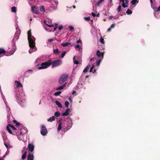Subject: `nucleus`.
Segmentation results:
<instances>
[{
  "label": "nucleus",
  "mask_w": 160,
  "mask_h": 160,
  "mask_svg": "<svg viewBox=\"0 0 160 160\" xmlns=\"http://www.w3.org/2000/svg\"><path fill=\"white\" fill-rule=\"evenodd\" d=\"M28 148L29 151L30 152L29 153L28 156L27 160H33L34 156L33 154L31 153L34 150V146L32 144L29 143L28 145Z\"/></svg>",
  "instance_id": "obj_1"
},
{
  "label": "nucleus",
  "mask_w": 160,
  "mask_h": 160,
  "mask_svg": "<svg viewBox=\"0 0 160 160\" xmlns=\"http://www.w3.org/2000/svg\"><path fill=\"white\" fill-rule=\"evenodd\" d=\"M52 60H49L48 61L42 62L41 64V66L38 68L39 69H45L47 68L48 67L52 64Z\"/></svg>",
  "instance_id": "obj_2"
},
{
  "label": "nucleus",
  "mask_w": 160,
  "mask_h": 160,
  "mask_svg": "<svg viewBox=\"0 0 160 160\" xmlns=\"http://www.w3.org/2000/svg\"><path fill=\"white\" fill-rule=\"evenodd\" d=\"M62 60L60 59L55 60L53 61L52 60V68L56 67L59 66L61 64Z\"/></svg>",
  "instance_id": "obj_3"
},
{
  "label": "nucleus",
  "mask_w": 160,
  "mask_h": 160,
  "mask_svg": "<svg viewBox=\"0 0 160 160\" xmlns=\"http://www.w3.org/2000/svg\"><path fill=\"white\" fill-rule=\"evenodd\" d=\"M68 77V75L67 74H63L62 75L59 79L58 82L59 83L62 84L66 81Z\"/></svg>",
  "instance_id": "obj_4"
},
{
  "label": "nucleus",
  "mask_w": 160,
  "mask_h": 160,
  "mask_svg": "<svg viewBox=\"0 0 160 160\" xmlns=\"http://www.w3.org/2000/svg\"><path fill=\"white\" fill-rule=\"evenodd\" d=\"M41 133L43 136L46 135L48 133V130L46 127L43 125L41 126Z\"/></svg>",
  "instance_id": "obj_5"
},
{
  "label": "nucleus",
  "mask_w": 160,
  "mask_h": 160,
  "mask_svg": "<svg viewBox=\"0 0 160 160\" xmlns=\"http://www.w3.org/2000/svg\"><path fill=\"white\" fill-rule=\"evenodd\" d=\"M29 44V46L31 48H33L35 47V39L32 38L28 39Z\"/></svg>",
  "instance_id": "obj_6"
},
{
  "label": "nucleus",
  "mask_w": 160,
  "mask_h": 160,
  "mask_svg": "<svg viewBox=\"0 0 160 160\" xmlns=\"http://www.w3.org/2000/svg\"><path fill=\"white\" fill-rule=\"evenodd\" d=\"M31 10L32 12L37 14H39V11L38 10V8L35 6H33L32 7Z\"/></svg>",
  "instance_id": "obj_7"
},
{
  "label": "nucleus",
  "mask_w": 160,
  "mask_h": 160,
  "mask_svg": "<svg viewBox=\"0 0 160 160\" xmlns=\"http://www.w3.org/2000/svg\"><path fill=\"white\" fill-rule=\"evenodd\" d=\"M97 56L101 59H102L103 58L104 54L103 53L101 52L99 50H98L96 53Z\"/></svg>",
  "instance_id": "obj_8"
},
{
  "label": "nucleus",
  "mask_w": 160,
  "mask_h": 160,
  "mask_svg": "<svg viewBox=\"0 0 160 160\" xmlns=\"http://www.w3.org/2000/svg\"><path fill=\"white\" fill-rule=\"evenodd\" d=\"M28 39H32V38H34L35 39L34 37L32 35L31 30H29L28 31Z\"/></svg>",
  "instance_id": "obj_9"
},
{
  "label": "nucleus",
  "mask_w": 160,
  "mask_h": 160,
  "mask_svg": "<svg viewBox=\"0 0 160 160\" xmlns=\"http://www.w3.org/2000/svg\"><path fill=\"white\" fill-rule=\"evenodd\" d=\"M70 109L69 108H67L65 112L62 113V115L63 116H66L68 115L69 114V112H70Z\"/></svg>",
  "instance_id": "obj_10"
},
{
  "label": "nucleus",
  "mask_w": 160,
  "mask_h": 160,
  "mask_svg": "<svg viewBox=\"0 0 160 160\" xmlns=\"http://www.w3.org/2000/svg\"><path fill=\"white\" fill-rule=\"evenodd\" d=\"M15 84L17 88L19 87H22V84L17 81H15Z\"/></svg>",
  "instance_id": "obj_11"
},
{
  "label": "nucleus",
  "mask_w": 160,
  "mask_h": 160,
  "mask_svg": "<svg viewBox=\"0 0 160 160\" xmlns=\"http://www.w3.org/2000/svg\"><path fill=\"white\" fill-rule=\"evenodd\" d=\"M61 45L63 47H67L71 45V43L70 42H67L66 43H62Z\"/></svg>",
  "instance_id": "obj_12"
},
{
  "label": "nucleus",
  "mask_w": 160,
  "mask_h": 160,
  "mask_svg": "<svg viewBox=\"0 0 160 160\" xmlns=\"http://www.w3.org/2000/svg\"><path fill=\"white\" fill-rule=\"evenodd\" d=\"M66 84L67 83H64V84H63V85L60 86L58 88H57L56 89V90H58L63 89L64 88L66 87Z\"/></svg>",
  "instance_id": "obj_13"
},
{
  "label": "nucleus",
  "mask_w": 160,
  "mask_h": 160,
  "mask_svg": "<svg viewBox=\"0 0 160 160\" xmlns=\"http://www.w3.org/2000/svg\"><path fill=\"white\" fill-rule=\"evenodd\" d=\"M55 117L54 116H53L51 117L48 120V122H52L53 121H54L55 120Z\"/></svg>",
  "instance_id": "obj_14"
},
{
  "label": "nucleus",
  "mask_w": 160,
  "mask_h": 160,
  "mask_svg": "<svg viewBox=\"0 0 160 160\" xmlns=\"http://www.w3.org/2000/svg\"><path fill=\"white\" fill-rule=\"evenodd\" d=\"M90 67V65H88L83 70V72L85 73L87 72Z\"/></svg>",
  "instance_id": "obj_15"
},
{
  "label": "nucleus",
  "mask_w": 160,
  "mask_h": 160,
  "mask_svg": "<svg viewBox=\"0 0 160 160\" xmlns=\"http://www.w3.org/2000/svg\"><path fill=\"white\" fill-rule=\"evenodd\" d=\"M22 153L23 154L22 157V159L23 160H24L26 158L27 151H25L24 152H23V153Z\"/></svg>",
  "instance_id": "obj_16"
},
{
  "label": "nucleus",
  "mask_w": 160,
  "mask_h": 160,
  "mask_svg": "<svg viewBox=\"0 0 160 160\" xmlns=\"http://www.w3.org/2000/svg\"><path fill=\"white\" fill-rule=\"evenodd\" d=\"M56 104L58 106V107L60 108H62V104L60 102H59L58 101H55Z\"/></svg>",
  "instance_id": "obj_17"
},
{
  "label": "nucleus",
  "mask_w": 160,
  "mask_h": 160,
  "mask_svg": "<svg viewBox=\"0 0 160 160\" xmlns=\"http://www.w3.org/2000/svg\"><path fill=\"white\" fill-rule=\"evenodd\" d=\"M62 129V123L61 122H59L58 125L57 130L58 132H59Z\"/></svg>",
  "instance_id": "obj_18"
},
{
  "label": "nucleus",
  "mask_w": 160,
  "mask_h": 160,
  "mask_svg": "<svg viewBox=\"0 0 160 160\" xmlns=\"http://www.w3.org/2000/svg\"><path fill=\"white\" fill-rule=\"evenodd\" d=\"M120 2H122V6L124 8H125L128 7V5H126L124 3L125 0H119Z\"/></svg>",
  "instance_id": "obj_19"
},
{
  "label": "nucleus",
  "mask_w": 160,
  "mask_h": 160,
  "mask_svg": "<svg viewBox=\"0 0 160 160\" xmlns=\"http://www.w3.org/2000/svg\"><path fill=\"white\" fill-rule=\"evenodd\" d=\"M59 51L58 50V49L57 48L56 49H54L53 50V53L54 54L57 55L59 54Z\"/></svg>",
  "instance_id": "obj_20"
},
{
  "label": "nucleus",
  "mask_w": 160,
  "mask_h": 160,
  "mask_svg": "<svg viewBox=\"0 0 160 160\" xmlns=\"http://www.w3.org/2000/svg\"><path fill=\"white\" fill-rule=\"evenodd\" d=\"M9 126H8V125L7 126V130L8 131V132L10 134H12V131L10 130V128L9 127ZM13 134L14 135H15V134H14L13 133Z\"/></svg>",
  "instance_id": "obj_21"
},
{
  "label": "nucleus",
  "mask_w": 160,
  "mask_h": 160,
  "mask_svg": "<svg viewBox=\"0 0 160 160\" xmlns=\"http://www.w3.org/2000/svg\"><path fill=\"white\" fill-rule=\"evenodd\" d=\"M6 52L5 50L3 48H0V55L2 54H4Z\"/></svg>",
  "instance_id": "obj_22"
},
{
  "label": "nucleus",
  "mask_w": 160,
  "mask_h": 160,
  "mask_svg": "<svg viewBox=\"0 0 160 160\" xmlns=\"http://www.w3.org/2000/svg\"><path fill=\"white\" fill-rule=\"evenodd\" d=\"M40 10L41 11H42L43 12H45V10L44 8V7L43 6H42L40 8Z\"/></svg>",
  "instance_id": "obj_23"
},
{
  "label": "nucleus",
  "mask_w": 160,
  "mask_h": 160,
  "mask_svg": "<svg viewBox=\"0 0 160 160\" xmlns=\"http://www.w3.org/2000/svg\"><path fill=\"white\" fill-rule=\"evenodd\" d=\"M104 0H100L99 1H98L97 2V6L98 7L99 6H100V4Z\"/></svg>",
  "instance_id": "obj_24"
},
{
  "label": "nucleus",
  "mask_w": 160,
  "mask_h": 160,
  "mask_svg": "<svg viewBox=\"0 0 160 160\" xmlns=\"http://www.w3.org/2000/svg\"><path fill=\"white\" fill-rule=\"evenodd\" d=\"M12 11L13 12H16V8L15 7H13L11 8Z\"/></svg>",
  "instance_id": "obj_25"
},
{
  "label": "nucleus",
  "mask_w": 160,
  "mask_h": 160,
  "mask_svg": "<svg viewBox=\"0 0 160 160\" xmlns=\"http://www.w3.org/2000/svg\"><path fill=\"white\" fill-rule=\"evenodd\" d=\"M60 115V113L58 112H56L54 113V115L56 117H58Z\"/></svg>",
  "instance_id": "obj_26"
},
{
  "label": "nucleus",
  "mask_w": 160,
  "mask_h": 160,
  "mask_svg": "<svg viewBox=\"0 0 160 160\" xmlns=\"http://www.w3.org/2000/svg\"><path fill=\"white\" fill-rule=\"evenodd\" d=\"M8 126H9L12 128V130L14 131L17 130V129L13 125H11L10 124H8Z\"/></svg>",
  "instance_id": "obj_27"
},
{
  "label": "nucleus",
  "mask_w": 160,
  "mask_h": 160,
  "mask_svg": "<svg viewBox=\"0 0 160 160\" xmlns=\"http://www.w3.org/2000/svg\"><path fill=\"white\" fill-rule=\"evenodd\" d=\"M136 2H138V1L137 0H132L131 3L132 5H134L136 4Z\"/></svg>",
  "instance_id": "obj_28"
},
{
  "label": "nucleus",
  "mask_w": 160,
  "mask_h": 160,
  "mask_svg": "<svg viewBox=\"0 0 160 160\" xmlns=\"http://www.w3.org/2000/svg\"><path fill=\"white\" fill-rule=\"evenodd\" d=\"M94 65H92V66L91 68H90V72H93V73H94V72H95V71H96V70L95 69H94V72H93L92 71V70H93V69L94 68Z\"/></svg>",
  "instance_id": "obj_29"
},
{
  "label": "nucleus",
  "mask_w": 160,
  "mask_h": 160,
  "mask_svg": "<svg viewBox=\"0 0 160 160\" xmlns=\"http://www.w3.org/2000/svg\"><path fill=\"white\" fill-rule=\"evenodd\" d=\"M75 56H74L73 58V60L74 64H78L79 63V62L78 61L75 60Z\"/></svg>",
  "instance_id": "obj_30"
},
{
  "label": "nucleus",
  "mask_w": 160,
  "mask_h": 160,
  "mask_svg": "<svg viewBox=\"0 0 160 160\" xmlns=\"http://www.w3.org/2000/svg\"><path fill=\"white\" fill-rule=\"evenodd\" d=\"M69 102L68 101H66L65 102V105L66 106L67 108H68L69 107Z\"/></svg>",
  "instance_id": "obj_31"
},
{
  "label": "nucleus",
  "mask_w": 160,
  "mask_h": 160,
  "mask_svg": "<svg viewBox=\"0 0 160 160\" xmlns=\"http://www.w3.org/2000/svg\"><path fill=\"white\" fill-rule=\"evenodd\" d=\"M61 92H62L61 91L57 92H55L54 93V94L55 96H58V95H59V94H60L61 93Z\"/></svg>",
  "instance_id": "obj_32"
},
{
  "label": "nucleus",
  "mask_w": 160,
  "mask_h": 160,
  "mask_svg": "<svg viewBox=\"0 0 160 160\" xmlns=\"http://www.w3.org/2000/svg\"><path fill=\"white\" fill-rule=\"evenodd\" d=\"M102 60V59H100V60H98L97 61L96 63L97 66H98L100 65V63L101 62Z\"/></svg>",
  "instance_id": "obj_33"
},
{
  "label": "nucleus",
  "mask_w": 160,
  "mask_h": 160,
  "mask_svg": "<svg viewBox=\"0 0 160 160\" xmlns=\"http://www.w3.org/2000/svg\"><path fill=\"white\" fill-rule=\"evenodd\" d=\"M126 13L128 14H131L132 13V11L130 10L129 9H128L126 12Z\"/></svg>",
  "instance_id": "obj_34"
},
{
  "label": "nucleus",
  "mask_w": 160,
  "mask_h": 160,
  "mask_svg": "<svg viewBox=\"0 0 160 160\" xmlns=\"http://www.w3.org/2000/svg\"><path fill=\"white\" fill-rule=\"evenodd\" d=\"M66 52L65 51H63L61 56V58H63L65 56V54H66Z\"/></svg>",
  "instance_id": "obj_35"
},
{
  "label": "nucleus",
  "mask_w": 160,
  "mask_h": 160,
  "mask_svg": "<svg viewBox=\"0 0 160 160\" xmlns=\"http://www.w3.org/2000/svg\"><path fill=\"white\" fill-rule=\"evenodd\" d=\"M84 19L86 21H89L90 20V17H84Z\"/></svg>",
  "instance_id": "obj_36"
},
{
  "label": "nucleus",
  "mask_w": 160,
  "mask_h": 160,
  "mask_svg": "<svg viewBox=\"0 0 160 160\" xmlns=\"http://www.w3.org/2000/svg\"><path fill=\"white\" fill-rule=\"evenodd\" d=\"M121 10V5H119L117 8V10L118 12H120Z\"/></svg>",
  "instance_id": "obj_37"
},
{
  "label": "nucleus",
  "mask_w": 160,
  "mask_h": 160,
  "mask_svg": "<svg viewBox=\"0 0 160 160\" xmlns=\"http://www.w3.org/2000/svg\"><path fill=\"white\" fill-rule=\"evenodd\" d=\"M68 28L70 30L72 31H73L74 30V28L71 26H69L68 27Z\"/></svg>",
  "instance_id": "obj_38"
},
{
  "label": "nucleus",
  "mask_w": 160,
  "mask_h": 160,
  "mask_svg": "<svg viewBox=\"0 0 160 160\" xmlns=\"http://www.w3.org/2000/svg\"><path fill=\"white\" fill-rule=\"evenodd\" d=\"M100 42L102 44L104 43V39L102 38H101L100 39Z\"/></svg>",
  "instance_id": "obj_39"
},
{
  "label": "nucleus",
  "mask_w": 160,
  "mask_h": 160,
  "mask_svg": "<svg viewBox=\"0 0 160 160\" xmlns=\"http://www.w3.org/2000/svg\"><path fill=\"white\" fill-rule=\"evenodd\" d=\"M58 24H56V25H55V26L54 27L53 31H54L56 30V29L58 28Z\"/></svg>",
  "instance_id": "obj_40"
},
{
  "label": "nucleus",
  "mask_w": 160,
  "mask_h": 160,
  "mask_svg": "<svg viewBox=\"0 0 160 160\" xmlns=\"http://www.w3.org/2000/svg\"><path fill=\"white\" fill-rule=\"evenodd\" d=\"M72 124L71 123H69L67 125V128L68 129H69L71 127Z\"/></svg>",
  "instance_id": "obj_41"
},
{
  "label": "nucleus",
  "mask_w": 160,
  "mask_h": 160,
  "mask_svg": "<svg viewBox=\"0 0 160 160\" xmlns=\"http://www.w3.org/2000/svg\"><path fill=\"white\" fill-rule=\"evenodd\" d=\"M115 23L112 24L110 26L111 28L112 29V28H114L115 26Z\"/></svg>",
  "instance_id": "obj_42"
},
{
  "label": "nucleus",
  "mask_w": 160,
  "mask_h": 160,
  "mask_svg": "<svg viewBox=\"0 0 160 160\" xmlns=\"http://www.w3.org/2000/svg\"><path fill=\"white\" fill-rule=\"evenodd\" d=\"M26 149H27V148L26 147H24L23 148V150H22V153H23V152H24L25 151H26Z\"/></svg>",
  "instance_id": "obj_43"
},
{
  "label": "nucleus",
  "mask_w": 160,
  "mask_h": 160,
  "mask_svg": "<svg viewBox=\"0 0 160 160\" xmlns=\"http://www.w3.org/2000/svg\"><path fill=\"white\" fill-rule=\"evenodd\" d=\"M54 41V39L52 38L49 39L48 40V41L49 42H52Z\"/></svg>",
  "instance_id": "obj_44"
},
{
  "label": "nucleus",
  "mask_w": 160,
  "mask_h": 160,
  "mask_svg": "<svg viewBox=\"0 0 160 160\" xmlns=\"http://www.w3.org/2000/svg\"><path fill=\"white\" fill-rule=\"evenodd\" d=\"M45 24L47 25L48 26V27H52V26H54V25H52V24H51V25H48V24H47L46 23V22H45Z\"/></svg>",
  "instance_id": "obj_45"
},
{
  "label": "nucleus",
  "mask_w": 160,
  "mask_h": 160,
  "mask_svg": "<svg viewBox=\"0 0 160 160\" xmlns=\"http://www.w3.org/2000/svg\"><path fill=\"white\" fill-rule=\"evenodd\" d=\"M63 28L62 26H60L58 27V29L59 30H61Z\"/></svg>",
  "instance_id": "obj_46"
},
{
  "label": "nucleus",
  "mask_w": 160,
  "mask_h": 160,
  "mask_svg": "<svg viewBox=\"0 0 160 160\" xmlns=\"http://www.w3.org/2000/svg\"><path fill=\"white\" fill-rule=\"evenodd\" d=\"M76 48H80V45L79 44H78L76 46Z\"/></svg>",
  "instance_id": "obj_47"
},
{
  "label": "nucleus",
  "mask_w": 160,
  "mask_h": 160,
  "mask_svg": "<svg viewBox=\"0 0 160 160\" xmlns=\"http://www.w3.org/2000/svg\"><path fill=\"white\" fill-rule=\"evenodd\" d=\"M82 42V41L80 40H78L77 41L76 43H81Z\"/></svg>",
  "instance_id": "obj_48"
},
{
  "label": "nucleus",
  "mask_w": 160,
  "mask_h": 160,
  "mask_svg": "<svg viewBox=\"0 0 160 160\" xmlns=\"http://www.w3.org/2000/svg\"><path fill=\"white\" fill-rule=\"evenodd\" d=\"M15 124L16 126H18L20 125V123L18 122H17Z\"/></svg>",
  "instance_id": "obj_49"
},
{
  "label": "nucleus",
  "mask_w": 160,
  "mask_h": 160,
  "mask_svg": "<svg viewBox=\"0 0 160 160\" xmlns=\"http://www.w3.org/2000/svg\"><path fill=\"white\" fill-rule=\"evenodd\" d=\"M51 2H54L57 5V4L58 3V2H56V1H55L51 0Z\"/></svg>",
  "instance_id": "obj_50"
},
{
  "label": "nucleus",
  "mask_w": 160,
  "mask_h": 160,
  "mask_svg": "<svg viewBox=\"0 0 160 160\" xmlns=\"http://www.w3.org/2000/svg\"><path fill=\"white\" fill-rule=\"evenodd\" d=\"M92 15L93 17L96 16V14L93 12H92Z\"/></svg>",
  "instance_id": "obj_51"
},
{
  "label": "nucleus",
  "mask_w": 160,
  "mask_h": 160,
  "mask_svg": "<svg viewBox=\"0 0 160 160\" xmlns=\"http://www.w3.org/2000/svg\"><path fill=\"white\" fill-rule=\"evenodd\" d=\"M96 16H97L98 17H99V16H100L99 13H98L96 15Z\"/></svg>",
  "instance_id": "obj_52"
},
{
  "label": "nucleus",
  "mask_w": 160,
  "mask_h": 160,
  "mask_svg": "<svg viewBox=\"0 0 160 160\" xmlns=\"http://www.w3.org/2000/svg\"><path fill=\"white\" fill-rule=\"evenodd\" d=\"M113 17H114L113 16H109V19H111Z\"/></svg>",
  "instance_id": "obj_53"
},
{
  "label": "nucleus",
  "mask_w": 160,
  "mask_h": 160,
  "mask_svg": "<svg viewBox=\"0 0 160 160\" xmlns=\"http://www.w3.org/2000/svg\"><path fill=\"white\" fill-rule=\"evenodd\" d=\"M125 1L126 4H128L129 2L128 0H125Z\"/></svg>",
  "instance_id": "obj_54"
},
{
  "label": "nucleus",
  "mask_w": 160,
  "mask_h": 160,
  "mask_svg": "<svg viewBox=\"0 0 160 160\" xmlns=\"http://www.w3.org/2000/svg\"><path fill=\"white\" fill-rule=\"evenodd\" d=\"M157 11H160V6L158 8Z\"/></svg>",
  "instance_id": "obj_55"
},
{
  "label": "nucleus",
  "mask_w": 160,
  "mask_h": 160,
  "mask_svg": "<svg viewBox=\"0 0 160 160\" xmlns=\"http://www.w3.org/2000/svg\"><path fill=\"white\" fill-rule=\"evenodd\" d=\"M13 122L14 123H15V124H16L17 122V121L15 120H14L13 121Z\"/></svg>",
  "instance_id": "obj_56"
},
{
  "label": "nucleus",
  "mask_w": 160,
  "mask_h": 160,
  "mask_svg": "<svg viewBox=\"0 0 160 160\" xmlns=\"http://www.w3.org/2000/svg\"><path fill=\"white\" fill-rule=\"evenodd\" d=\"M111 29L112 28H111L110 27L108 29V31L109 32H110L111 30Z\"/></svg>",
  "instance_id": "obj_57"
},
{
  "label": "nucleus",
  "mask_w": 160,
  "mask_h": 160,
  "mask_svg": "<svg viewBox=\"0 0 160 160\" xmlns=\"http://www.w3.org/2000/svg\"><path fill=\"white\" fill-rule=\"evenodd\" d=\"M68 100L70 101H72V99L70 97L68 98Z\"/></svg>",
  "instance_id": "obj_58"
},
{
  "label": "nucleus",
  "mask_w": 160,
  "mask_h": 160,
  "mask_svg": "<svg viewBox=\"0 0 160 160\" xmlns=\"http://www.w3.org/2000/svg\"><path fill=\"white\" fill-rule=\"evenodd\" d=\"M4 145L7 148H8V145L6 143H4Z\"/></svg>",
  "instance_id": "obj_59"
},
{
  "label": "nucleus",
  "mask_w": 160,
  "mask_h": 160,
  "mask_svg": "<svg viewBox=\"0 0 160 160\" xmlns=\"http://www.w3.org/2000/svg\"><path fill=\"white\" fill-rule=\"evenodd\" d=\"M93 59H94L93 58H91L90 59V61H92L93 60Z\"/></svg>",
  "instance_id": "obj_60"
},
{
  "label": "nucleus",
  "mask_w": 160,
  "mask_h": 160,
  "mask_svg": "<svg viewBox=\"0 0 160 160\" xmlns=\"http://www.w3.org/2000/svg\"><path fill=\"white\" fill-rule=\"evenodd\" d=\"M150 1L151 4L153 3V1H152V0H150Z\"/></svg>",
  "instance_id": "obj_61"
},
{
  "label": "nucleus",
  "mask_w": 160,
  "mask_h": 160,
  "mask_svg": "<svg viewBox=\"0 0 160 160\" xmlns=\"http://www.w3.org/2000/svg\"><path fill=\"white\" fill-rule=\"evenodd\" d=\"M76 93V92L75 91H73L72 93V94H74V93Z\"/></svg>",
  "instance_id": "obj_62"
},
{
  "label": "nucleus",
  "mask_w": 160,
  "mask_h": 160,
  "mask_svg": "<svg viewBox=\"0 0 160 160\" xmlns=\"http://www.w3.org/2000/svg\"><path fill=\"white\" fill-rule=\"evenodd\" d=\"M73 8H76V6H74H74H73Z\"/></svg>",
  "instance_id": "obj_63"
},
{
  "label": "nucleus",
  "mask_w": 160,
  "mask_h": 160,
  "mask_svg": "<svg viewBox=\"0 0 160 160\" xmlns=\"http://www.w3.org/2000/svg\"><path fill=\"white\" fill-rule=\"evenodd\" d=\"M62 120V119H60V120H59V122H61V121Z\"/></svg>",
  "instance_id": "obj_64"
}]
</instances>
